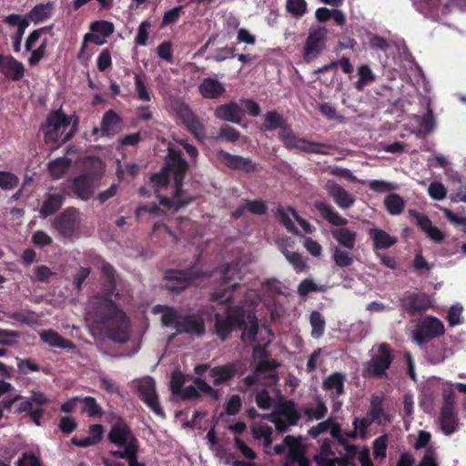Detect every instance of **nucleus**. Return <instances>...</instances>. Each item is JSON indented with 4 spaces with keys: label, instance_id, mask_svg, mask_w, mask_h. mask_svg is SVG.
<instances>
[{
    "label": "nucleus",
    "instance_id": "obj_1",
    "mask_svg": "<svg viewBox=\"0 0 466 466\" xmlns=\"http://www.w3.org/2000/svg\"><path fill=\"white\" fill-rule=\"evenodd\" d=\"M114 295L106 294L96 297L91 303L90 314L99 324H106V336L116 343H125L129 339V320L127 314L112 299Z\"/></svg>",
    "mask_w": 466,
    "mask_h": 466
},
{
    "label": "nucleus",
    "instance_id": "obj_2",
    "mask_svg": "<svg viewBox=\"0 0 466 466\" xmlns=\"http://www.w3.org/2000/svg\"><path fill=\"white\" fill-rule=\"evenodd\" d=\"M76 116H67L62 108L51 111L41 129L44 133V141L54 150L72 139L78 127Z\"/></svg>",
    "mask_w": 466,
    "mask_h": 466
},
{
    "label": "nucleus",
    "instance_id": "obj_3",
    "mask_svg": "<svg viewBox=\"0 0 466 466\" xmlns=\"http://www.w3.org/2000/svg\"><path fill=\"white\" fill-rule=\"evenodd\" d=\"M188 167V162L183 157L182 151L168 147L164 167L150 177V183L159 199L163 197L160 192L169 185L171 176L174 177V187L176 184L179 185L184 181Z\"/></svg>",
    "mask_w": 466,
    "mask_h": 466
},
{
    "label": "nucleus",
    "instance_id": "obj_4",
    "mask_svg": "<svg viewBox=\"0 0 466 466\" xmlns=\"http://www.w3.org/2000/svg\"><path fill=\"white\" fill-rule=\"evenodd\" d=\"M162 324L174 327L177 334H187L202 338L206 334L204 319L197 314H181L177 309L169 306H162Z\"/></svg>",
    "mask_w": 466,
    "mask_h": 466
},
{
    "label": "nucleus",
    "instance_id": "obj_5",
    "mask_svg": "<svg viewBox=\"0 0 466 466\" xmlns=\"http://www.w3.org/2000/svg\"><path fill=\"white\" fill-rule=\"evenodd\" d=\"M314 207L325 220L331 225L339 227L331 231L333 238L339 245L346 249L352 250L356 245L357 233L344 227L348 220L334 210L331 206L322 201H316Z\"/></svg>",
    "mask_w": 466,
    "mask_h": 466
},
{
    "label": "nucleus",
    "instance_id": "obj_6",
    "mask_svg": "<svg viewBox=\"0 0 466 466\" xmlns=\"http://www.w3.org/2000/svg\"><path fill=\"white\" fill-rule=\"evenodd\" d=\"M205 274L196 266L186 269H167L164 273V289L172 293H180L189 286L198 284Z\"/></svg>",
    "mask_w": 466,
    "mask_h": 466
},
{
    "label": "nucleus",
    "instance_id": "obj_7",
    "mask_svg": "<svg viewBox=\"0 0 466 466\" xmlns=\"http://www.w3.org/2000/svg\"><path fill=\"white\" fill-rule=\"evenodd\" d=\"M245 308L242 306H228L224 313L214 314L213 332L221 341H225L229 335L238 329L243 322Z\"/></svg>",
    "mask_w": 466,
    "mask_h": 466
},
{
    "label": "nucleus",
    "instance_id": "obj_8",
    "mask_svg": "<svg viewBox=\"0 0 466 466\" xmlns=\"http://www.w3.org/2000/svg\"><path fill=\"white\" fill-rule=\"evenodd\" d=\"M394 360V353L391 347L382 342L379 344L377 352L366 362L363 375L378 379L387 377V370L390 368Z\"/></svg>",
    "mask_w": 466,
    "mask_h": 466
},
{
    "label": "nucleus",
    "instance_id": "obj_9",
    "mask_svg": "<svg viewBox=\"0 0 466 466\" xmlns=\"http://www.w3.org/2000/svg\"><path fill=\"white\" fill-rule=\"evenodd\" d=\"M242 319L243 322L240 323L238 329L242 330L240 339L245 345H253L261 338L273 336L268 328L264 326L259 329L258 319L253 311L245 309Z\"/></svg>",
    "mask_w": 466,
    "mask_h": 466
},
{
    "label": "nucleus",
    "instance_id": "obj_10",
    "mask_svg": "<svg viewBox=\"0 0 466 466\" xmlns=\"http://www.w3.org/2000/svg\"><path fill=\"white\" fill-rule=\"evenodd\" d=\"M281 142L288 150L297 149L300 152L318 155H329V152L326 149H329L331 147L329 144L309 141L306 138L298 137L293 129H291L287 136H284Z\"/></svg>",
    "mask_w": 466,
    "mask_h": 466
},
{
    "label": "nucleus",
    "instance_id": "obj_11",
    "mask_svg": "<svg viewBox=\"0 0 466 466\" xmlns=\"http://www.w3.org/2000/svg\"><path fill=\"white\" fill-rule=\"evenodd\" d=\"M49 403L48 398L41 391H32L30 398L24 400L16 410V413L27 412L31 420L41 425V419L45 413L44 407Z\"/></svg>",
    "mask_w": 466,
    "mask_h": 466
},
{
    "label": "nucleus",
    "instance_id": "obj_12",
    "mask_svg": "<svg viewBox=\"0 0 466 466\" xmlns=\"http://www.w3.org/2000/svg\"><path fill=\"white\" fill-rule=\"evenodd\" d=\"M237 271L235 267L227 265L221 273V283L210 296V299L220 304L230 303L234 299V291L239 287L238 282H233L230 274Z\"/></svg>",
    "mask_w": 466,
    "mask_h": 466
},
{
    "label": "nucleus",
    "instance_id": "obj_13",
    "mask_svg": "<svg viewBox=\"0 0 466 466\" xmlns=\"http://www.w3.org/2000/svg\"><path fill=\"white\" fill-rule=\"evenodd\" d=\"M53 228L66 238H72L79 228L78 211L76 208H67L52 223Z\"/></svg>",
    "mask_w": 466,
    "mask_h": 466
},
{
    "label": "nucleus",
    "instance_id": "obj_14",
    "mask_svg": "<svg viewBox=\"0 0 466 466\" xmlns=\"http://www.w3.org/2000/svg\"><path fill=\"white\" fill-rule=\"evenodd\" d=\"M276 413L279 420H276L275 427L279 432H285L289 426L297 425L301 417L292 400L279 402L276 406Z\"/></svg>",
    "mask_w": 466,
    "mask_h": 466
},
{
    "label": "nucleus",
    "instance_id": "obj_15",
    "mask_svg": "<svg viewBox=\"0 0 466 466\" xmlns=\"http://www.w3.org/2000/svg\"><path fill=\"white\" fill-rule=\"evenodd\" d=\"M431 297L426 293L407 291L400 299V306L410 316L421 314L431 308Z\"/></svg>",
    "mask_w": 466,
    "mask_h": 466
},
{
    "label": "nucleus",
    "instance_id": "obj_16",
    "mask_svg": "<svg viewBox=\"0 0 466 466\" xmlns=\"http://www.w3.org/2000/svg\"><path fill=\"white\" fill-rule=\"evenodd\" d=\"M107 439L112 444L117 447H123V449H126V447L131 444L138 445V441L133 434L131 428L120 417L111 426Z\"/></svg>",
    "mask_w": 466,
    "mask_h": 466
},
{
    "label": "nucleus",
    "instance_id": "obj_17",
    "mask_svg": "<svg viewBox=\"0 0 466 466\" xmlns=\"http://www.w3.org/2000/svg\"><path fill=\"white\" fill-rule=\"evenodd\" d=\"M137 391L140 400L156 414H162L163 410L159 403L156 390V383L152 377L146 376L137 380Z\"/></svg>",
    "mask_w": 466,
    "mask_h": 466
},
{
    "label": "nucleus",
    "instance_id": "obj_18",
    "mask_svg": "<svg viewBox=\"0 0 466 466\" xmlns=\"http://www.w3.org/2000/svg\"><path fill=\"white\" fill-rule=\"evenodd\" d=\"M327 30L324 27L310 29L303 47V58L309 63L316 59L325 47Z\"/></svg>",
    "mask_w": 466,
    "mask_h": 466
},
{
    "label": "nucleus",
    "instance_id": "obj_19",
    "mask_svg": "<svg viewBox=\"0 0 466 466\" xmlns=\"http://www.w3.org/2000/svg\"><path fill=\"white\" fill-rule=\"evenodd\" d=\"M445 332L443 323L437 318L428 316L418 325L415 339L418 343H427L430 340L443 335Z\"/></svg>",
    "mask_w": 466,
    "mask_h": 466
},
{
    "label": "nucleus",
    "instance_id": "obj_20",
    "mask_svg": "<svg viewBox=\"0 0 466 466\" xmlns=\"http://www.w3.org/2000/svg\"><path fill=\"white\" fill-rule=\"evenodd\" d=\"M177 116L187 129L198 140L206 137V128L200 122L198 116L185 103L177 107Z\"/></svg>",
    "mask_w": 466,
    "mask_h": 466
},
{
    "label": "nucleus",
    "instance_id": "obj_21",
    "mask_svg": "<svg viewBox=\"0 0 466 466\" xmlns=\"http://www.w3.org/2000/svg\"><path fill=\"white\" fill-rule=\"evenodd\" d=\"M216 156L223 165L232 170L242 171L245 173H252L257 170V164L249 157L232 155L222 149L217 151Z\"/></svg>",
    "mask_w": 466,
    "mask_h": 466
},
{
    "label": "nucleus",
    "instance_id": "obj_22",
    "mask_svg": "<svg viewBox=\"0 0 466 466\" xmlns=\"http://www.w3.org/2000/svg\"><path fill=\"white\" fill-rule=\"evenodd\" d=\"M69 188L74 195L82 200H88L94 194L95 179L93 175L84 173L69 180Z\"/></svg>",
    "mask_w": 466,
    "mask_h": 466
},
{
    "label": "nucleus",
    "instance_id": "obj_23",
    "mask_svg": "<svg viewBox=\"0 0 466 466\" xmlns=\"http://www.w3.org/2000/svg\"><path fill=\"white\" fill-rule=\"evenodd\" d=\"M286 447L288 448L287 461L290 463L301 462L304 459V448L302 443L295 436L288 435L284 439V445L277 444L274 447V451L278 455L285 452Z\"/></svg>",
    "mask_w": 466,
    "mask_h": 466
},
{
    "label": "nucleus",
    "instance_id": "obj_24",
    "mask_svg": "<svg viewBox=\"0 0 466 466\" xmlns=\"http://www.w3.org/2000/svg\"><path fill=\"white\" fill-rule=\"evenodd\" d=\"M184 181L180 182L179 185L176 184L173 187L171 197H162L160 198V204L167 208H174L179 209L181 208L188 206L192 203L196 197L183 189Z\"/></svg>",
    "mask_w": 466,
    "mask_h": 466
},
{
    "label": "nucleus",
    "instance_id": "obj_25",
    "mask_svg": "<svg viewBox=\"0 0 466 466\" xmlns=\"http://www.w3.org/2000/svg\"><path fill=\"white\" fill-rule=\"evenodd\" d=\"M324 188L339 208L348 209L353 206L355 198L334 180H328Z\"/></svg>",
    "mask_w": 466,
    "mask_h": 466
},
{
    "label": "nucleus",
    "instance_id": "obj_26",
    "mask_svg": "<svg viewBox=\"0 0 466 466\" xmlns=\"http://www.w3.org/2000/svg\"><path fill=\"white\" fill-rule=\"evenodd\" d=\"M25 66L11 55L0 54V72L12 81H20L25 76Z\"/></svg>",
    "mask_w": 466,
    "mask_h": 466
},
{
    "label": "nucleus",
    "instance_id": "obj_27",
    "mask_svg": "<svg viewBox=\"0 0 466 466\" xmlns=\"http://www.w3.org/2000/svg\"><path fill=\"white\" fill-rule=\"evenodd\" d=\"M262 127L265 131H274L279 128L278 138L280 141L292 129L287 120L276 110L268 111L264 115Z\"/></svg>",
    "mask_w": 466,
    "mask_h": 466
},
{
    "label": "nucleus",
    "instance_id": "obj_28",
    "mask_svg": "<svg viewBox=\"0 0 466 466\" xmlns=\"http://www.w3.org/2000/svg\"><path fill=\"white\" fill-rule=\"evenodd\" d=\"M214 115L218 119L239 124L244 116V111L236 102H229L217 106Z\"/></svg>",
    "mask_w": 466,
    "mask_h": 466
},
{
    "label": "nucleus",
    "instance_id": "obj_29",
    "mask_svg": "<svg viewBox=\"0 0 466 466\" xmlns=\"http://www.w3.org/2000/svg\"><path fill=\"white\" fill-rule=\"evenodd\" d=\"M410 214L417 219L418 226L429 238L437 243L443 241L444 234L437 227L432 226L429 217L412 209L410 210Z\"/></svg>",
    "mask_w": 466,
    "mask_h": 466
},
{
    "label": "nucleus",
    "instance_id": "obj_30",
    "mask_svg": "<svg viewBox=\"0 0 466 466\" xmlns=\"http://www.w3.org/2000/svg\"><path fill=\"white\" fill-rule=\"evenodd\" d=\"M237 373L238 369L234 362L215 366L209 370V376L213 378V384L215 386H220L228 382L237 375Z\"/></svg>",
    "mask_w": 466,
    "mask_h": 466
},
{
    "label": "nucleus",
    "instance_id": "obj_31",
    "mask_svg": "<svg viewBox=\"0 0 466 466\" xmlns=\"http://www.w3.org/2000/svg\"><path fill=\"white\" fill-rule=\"evenodd\" d=\"M41 340L49 345L50 347L59 348L64 350H74L76 349V344L62 337L58 332L53 329H45L39 332Z\"/></svg>",
    "mask_w": 466,
    "mask_h": 466
},
{
    "label": "nucleus",
    "instance_id": "obj_32",
    "mask_svg": "<svg viewBox=\"0 0 466 466\" xmlns=\"http://www.w3.org/2000/svg\"><path fill=\"white\" fill-rule=\"evenodd\" d=\"M198 91L204 98L218 99L226 92V88L218 79L207 77L198 86Z\"/></svg>",
    "mask_w": 466,
    "mask_h": 466
},
{
    "label": "nucleus",
    "instance_id": "obj_33",
    "mask_svg": "<svg viewBox=\"0 0 466 466\" xmlns=\"http://www.w3.org/2000/svg\"><path fill=\"white\" fill-rule=\"evenodd\" d=\"M345 375L340 372H333L322 382V389L329 392L330 399L339 398L345 393Z\"/></svg>",
    "mask_w": 466,
    "mask_h": 466
},
{
    "label": "nucleus",
    "instance_id": "obj_34",
    "mask_svg": "<svg viewBox=\"0 0 466 466\" xmlns=\"http://www.w3.org/2000/svg\"><path fill=\"white\" fill-rule=\"evenodd\" d=\"M368 413L376 420L378 425L383 422H390L391 417L384 410V395L373 394L370 398V405Z\"/></svg>",
    "mask_w": 466,
    "mask_h": 466
},
{
    "label": "nucleus",
    "instance_id": "obj_35",
    "mask_svg": "<svg viewBox=\"0 0 466 466\" xmlns=\"http://www.w3.org/2000/svg\"><path fill=\"white\" fill-rule=\"evenodd\" d=\"M65 201V195L62 193H47L46 199L39 209L40 218H46L56 213Z\"/></svg>",
    "mask_w": 466,
    "mask_h": 466
},
{
    "label": "nucleus",
    "instance_id": "obj_36",
    "mask_svg": "<svg viewBox=\"0 0 466 466\" xmlns=\"http://www.w3.org/2000/svg\"><path fill=\"white\" fill-rule=\"evenodd\" d=\"M368 235L372 239L374 250L389 248L397 242V238L395 237L390 236L381 228H370L368 230Z\"/></svg>",
    "mask_w": 466,
    "mask_h": 466
},
{
    "label": "nucleus",
    "instance_id": "obj_37",
    "mask_svg": "<svg viewBox=\"0 0 466 466\" xmlns=\"http://www.w3.org/2000/svg\"><path fill=\"white\" fill-rule=\"evenodd\" d=\"M122 122L119 115L110 109L105 112L101 121L100 133L102 137H113L116 134L118 126Z\"/></svg>",
    "mask_w": 466,
    "mask_h": 466
},
{
    "label": "nucleus",
    "instance_id": "obj_38",
    "mask_svg": "<svg viewBox=\"0 0 466 466\" xmlns=\"http://www.w3.org/2000/svg\"><path fill=\"white\" fill-rule=\"evenodd\" d=\"M440 427L443 434L450 436L459 429V418L455 410H441Z\"/></svg>",
    "mask_w": 466,
    "mask_h": 466
},
{
    "label": "nucleus",
    "instance_id": "obj_39",
    "mask_svg": "<svg viewBox=\"0 0 466 466\" xmlns=\"http://www.w3.org/2000/svg\"><path fill=\"white\" fill-rule=\"evenodd\" d=\"M417 10L432 20L440 19L441 0H412Z\"/></svg>",
    "mask_w": 466,
    "mask_h": 466
},
{
    "label": "nucleus",
    "instance_id": "obj_40",
    "mask_svg": "<svg viewBox=\"0 0 466 466\" xmlns=\"http://www.w3.org/2000/svg\"><path fill=\"white\" fill-rule=\"evenodd\" d=\"M54 5L51 2L35 5L27 14L28 18L35 24L46 21L52 15Z\"/></svg>",
    "mask_w": 466,
    "mask_h": 466
},
{
    "label": "nucleus",
    "instance_id": "obj_41",
    "mask_svg": "<svg viewBox=\"0 0 466 466\" xmlns=\"http://www.w3.org/2000/svg\"><path fill=\"white\" fill-rule=\"evenodd\" d=\"M101 269H102V273L106 279L103 290H105L106 294L115 295V297L116 299H118L119 294L118 293L115 294V290L116 288V275L115 268L109 263H104L102 265Z\"/></svg>",
    "mask_w": 466,
    "mask_h": 466
},
{
    "label": "nucleus",
    "instance_id": "obj_42",
    "mask_svg": "<svg viewBox=\"0 0 466 466\" xmlns=\"http://www.w3.org/2000/svg\"><path fill=\"white\" fill-rule=\"evenodd\" d=\"M138 445L131 444L126 449L111 451L110 454L114 458L125 459L128 466H145L144 463L137 461Z\"/></svg>",
    "mask_w": 466,
    "mask_h": 466
},
{
    "label": "nucleus",
    "instance_id": "obj_43",
    "mask_svg": "<svg viewBox=\"0 0 466 466\" xmlns=\"http://www.w3.org/2000/svg\"><path fill=\"white\" fill-rule=\"evenodd\" d=\"M384 206L389 214L398 216L403 212L405 201L399 194L390 193L384 198Z\"/></svg>",
    "mask_w": 466,
    "mask_h": 466
},
{
    "label": "nucleus",
    "instance_id": "obj_44",
    "mask_svg": "<svg viewBox=\"0 0 466 466\" xmlns=\"http://www.w3.org/2000/svg\"><path fill=\"white\" fill-rule=\"evenodd\" d=\"M332 259L335 265L339 268H348L351 266L354 261V258L350 253V250H345L339 247H335L333 248Z\"/></svg>",
    "mask_w": 466,
    "mask_h": 466
},
{
    "label": "nucleus",
    "instance_id": "obj_45",
    "mask_svg": "<svg viewBox=\"0 0 466 466\" xmlns=\"http://www.w3.org/2000/svg\"><path fill=\"white\" fill-rule=\"evenodd\" d=\"M309 322L311 325V336L314 339H319L325 330V319L321 313L317 310H313L309 316Z\"/></svg>",
    "mask_w": 466,
    "mask_h": 466
},
{
    "label": "nucleus",
    "instance_id": "obj_46",
    "mask_svg": "<svg viewBox=\"0 0 466 466\" xmlns=\"http://www.w3.org/2000/svg\"><path fill=\"white\" fill-rule=\"evenodd\" d=\"M282 254L285 256L289 263L292 265L297 273L304 272L308 268L306 261L299 252H291L287 248H284L282 250Z\"/></svg>",
    "mask_w": 466,
    "mask_h": 466
},
{
    "label": "nucleus",
    "instance_id": "obj_47",
    "mask_svg": "<svg viewBox=\"0 0 466 466\" xmlns=\"http://www.w3.org/2000/svg\"><path fill=\"white\" fill-rule=\"evenodd\" d=\"M253 437L257 440L263 439L267 446L272 442V428L264 423H256L251 427Z\"/></svg>",
    "mask_w": 466,
    "mask_h": 466
},
{
    "label": "nucleus",
    "instance_id": "obj_48",
    "mask_svg": "<svg viewBox=\"0 0 466 466\" xmlns=\"http://www.w3.org/2000/svg\"><path fill=\"white\" fill-rule=\"evenodd\" d=\"M191 378L189 375L183 374L180 370H175L171 373L170 390L173 395L177 396L180 393L185 383Z\"/></svg>",
    "mask_w": 466,
    "mask_h": 466
},
{
    "label": "nucleus",
    "instance_id": "obj_49",
    "mask_svg": "<svg viewBox=\"0 0 466 466\" xmlns=\"http://www.w3.org/2000/svg\"><path fill=\"white\" fill-rule=\"evenodd\" d=\"M327 287L325 285H317L312 279H303L298 286V294L300 297H306L310 292H325Z\"/></svg>",
    "mask_w": 466,
    "mask_h": 466
},
{
    "label": "nucleus",
    "instance_id": "obj_50",
    "mask_svg": "<svg viewBox=\"0 0 466 466\" xmlns=\"http://www.w3.org/2000/svg\"><path fill=\"white\" fill-rule=\"evenodd\" d=\"M305 0H287L286 10L292 17L300 18L308 11Z\"/></svg>",
    "mask_w": 466,
    "mask_h": 466
},
{
    "label": "nucleus",
    "instance_id": "obj_51",
    "mask_svg": "<svg viewBox=\"0 0 466 466\" xmlns=\"http://www.w3.org/2000/svg\"><path fill=\"white\" fill-rule=\"evenodd\" d=\"M359 79L355 83L358 90H362L369 83L375 81V76L368 65H361L358 68Z\"/></svg>",
    "mask_w": 466,
    "mask_h": 466
},
{
    "label": "nucleus",
    "instance_id": "obj_52",
    "mask_svg": "<svg viewBox=\"0 0 466 466\" xmlns=\"http://www.w3.org/2000/svg\"><path fill=\"white\" fill-rule=\"evenodd\" d=\"M79 402L84 403L82 411L86 412L89 417L102 416L104 413L102 408L97 404L94 397L87 396L81 398Z\"/></svg>",
    "mask_w": 466,
    "mask_h": 466
},
{
    "label": "nucleus",
    "instance_id": "obj_53",
    "mask_svg": "<svg viewBox=\"0 0 466 466\" xmlns=\"http://www.w3.org/2000/svg\"><path fill=\"white\" fill-rule=\"evenodd\" d=\"M372 423H376V420H373L372 416H370L369 413L362 419L355 418L352 422V424L354 426V431L351 434H350L349 436L355 437L356 431L359 430L360 435L361 437H365L368 428Z\"/></svg>",
    "mask_w": 466,
    "mask_h": 466
},
{
    "label": "nucleus",
    "instance_id": "obj_54",
    "mask_svg": "<svg viewBox=\"0 0 466 466\" xmlns=\"http://www.w3.org/2000/svg\"><path fill=\"white\" fill-rule=\"evenodd\" d=\"M9 318L22 324L33 325L37 322V316L31 310H18L9 314Z\"/></svg>",
    "mask_w": 466,
    "mask_h": 466
},
{
    "label": "nucleus",
    "instance_id": "obj_55",
    "mask_svg": "<svg viewBox=\"0 0 466 466\" xmlns=\"http://www.w3.org/2000/svg\"><path fill=\"white\" fill-rule=\"evenodd\" d=\"M316 408H306L304 413L309 419L321 420L326 416L328 409L320 397H316Z\"/></svg>",
    "mask_w": 466,
    "mask_h": 466
},
{
    "label": "nucleus",
    "instance_id": "obj_56",
    "mask_svg": "<svg viewBox=\"0 0 466 466\" xmlns=\"http://www.w3.org/2000/svg\"><path fill=\"white\" fill-rule=\"evenodd\" d=\"M240 133L236 128L224 125L220 127L218 136L214 138L216 141L226 140L228 142H236L239 139Z\"/></svg>",
    "mask_w": 466,
    "mask_h": 466
},
{
    "label": "nucleus",
    "instance_id": "obj_57",
    "mask_svg": "<svg viewBox=\"0 0 466 466\" xmlns=\"http://www.w3.org/2000/svg\"><path fill=\"white\" fill-rule=\"evenodd\" d=\"M29 21H31L28 16L23 17L21 15L11 14L4 18V23L9 25L10 26H17L16 30H22V32H25V29L29 26Z\"/></svg>",
    "mask_w": 466,
    "mask_h": 466
},
{
    "label": "nucleus",
    "instance_id": "obj_58",
    "mask_svg": "<svg viewBox=\"0 0 466 466\" xmlns=\"http://www.w3.org/2000/svg\"><path fill=\"white\" fill-rule=\"evenodd\" d=\"M189 380H193L194 386L198 389V392H203L208 396H210L214 400H218L219 392L218 390L212 388L206 380L201 379L200 377L191 378Z\"/></svg>",
    "mask_w": 466,
    "mask_h": 466
},
{
    "label": "nucleus",
    "instance_id": "obj_59",
    "mask_svg": "<svg viewBox=\"0 0 466 466\" xmlns=\"http://www.w3.org/2000/svg\"><path fill=\"white\" fill-rule=\"evenodd\" d=\"M189 380H193L194 386L198 389V392H203L208 396H210L214 400H218L219 392L218 390L212 388L206 380L201 379L200 377L191 378Z\"/></svg>",
    "mask_w": 466,
    "mask_h": 466
},
{
    "label": "nucleus",
    "instance_id": "obj_60",
    "mask_svg": "<svg viewBox=\"0 0 466 466\" xmlns=\"http://www.w3.org/2000/svg\"><path fill=\"white\" fill-rule=\"evenodd\" d=\"M247 208V212H249L253 215L263 216L268 213V207L264 200L262 199H244L243 200Z\"/></svg>",
    "mask_w": 466,
    "mask_h": 466
},
{
    "label": "nucleus",
    "instance_id": "obj_61",
    "mask_svg": "<svg viewBox=\"0 0 466 466\" xmlns=\"http://www.w3.org/2000/svg\"><path fill=\"white\" fill-rule=\"evenodd\" d=\"M90 30L103 37H108L114 33V25L106 20L95 21L90 25Z\"/></svg>",
    "mask_w": 466,
    "mask_h": 466
},
{
    "label": "nucleus",
    "instance_id": "obj_62",
    "mask_svg": "<svg viewBox=\"0 0 466 466\" xmlns=\"http://www.w3.org/2000/svg\"><path fill=\"white\" fill-rule=\"evenodd\" d=\"M19 184V177L12 172L0 171V188L12 190Z\"/></svg>",
    "mask_w": 466,
    "mask_h": 466
},
{
    "label": "nucleus",
    "instance_id": "obj_63",
    "mask_svg": "<svg viewBox=\"0 0 466 466\" xmlns=\"http://www.w3.org/2000/svg\"><path fill=\"white\" fill-rule=\"evenodd\" d=\"M388 435L383 434L373 441V456L375 459L383 460L387 455Z\"/></svg>",
    "mask_w": 466,
    "mask_h": 466
},
{
    "label": "nucleus",
    "instance_id": "obj_64",
    "mask_svg": "<svg viewBox=\"0 0 466 466\" xmlns=\"http://www.w3.org/2000/svg\"><path fill=\"white\" fill-rule=\"evenodd\" d=\"M276 218L279 221V223L290 233L298 234L299 230L295 227L294 223L290 219L289 214L285 211L282 207H279L276 210Z\"/></svg>",
    "mask_w": 466,
    "mask_h": 466
}]
</instances>
